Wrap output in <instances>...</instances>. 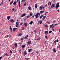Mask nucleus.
I'll list each match as a JSON object with an SVG mask.
<instances>
[{
  "instance_id": "obj_9",
  "label": "nucleus",
  "mask_w": 60,
  "mask_h": 60,
  "mask_svg": "<svg viewBox=\"0 0 60 60\" xmlns=\"http://www.w3.org/2000/svg\"><path fill=\"white\" fill-rule=\"evenodd\" d=\"M21 47L22 48H25V47H26V45H23Z\"/></svg>"
},
{
  "instance_id": "obj_30",
  "label": "nucleus",
  "mask_w": 60,
  "mask_h": 60,
  "mask_svg": "<svg viewBox=\"0 0 60 60\" xmlns=\"http://www.w3.org/2000/svg\"><path fill=\"white\" fill-rule=\"evenodd\" d=\"M45 38L46 39H48V37H47V36H45Z\"/></svg>"
},
{
  "instance_id": "obj_2",
  "label": "nucleus",
  "mask_w": 60,
  "mask_h": 60,
  "mask_svg": "<svg viewBox=\"0 0 60 60\" xmlns=\"http://www.w3.org/2000/svg\"><path fill=\"white\" fill-rule=\"evenodd\" d=\"M56 5L55 6V8L56 9H58V8L60 7V5H59V3H57L56 4Z\"/></svg>"
},
{
  "instance_id": "obj_48",
  "label": "nucleus",
  "mask_w": 60,
  "mask_h": 60,
  "mask_svg": "<svg viewBox=\"0 0 60 60\" xmlns=\"http://www.w3.org/2000/svg\"><path fill=\"white\" fill-rule=\"evenodd\" d=\"M45 27H48V26L47 25H45Z\"/></svg>"
},
{
  "instance_id": "obj_28",
  "label": "nucleus",
  "mask_w": 60,
  "mask_h": 60,
  "mask_svg": "<svg viewBox=\"0 0 60 60\" xmlns=\"http://www.w3.org/2000/svg\"><path fill=\"white\" fill-rule=\"evenodd\" d=\"M36 53H37V54H38V53H39V51H36Z\"/></svg>"
},
{
  "instance_id": "obj_51",
  "label": "nucleus",
  "mask_w": 60,
  "mask_h": 60,
  "mask_svg": "<svg viewBox=\"0 0 60 60\" xmlns=\"http://www.w3.org/2000/svg\"><path fill=\"white\" fill-rule=\"evenodd\" d=\"M25 59H27V60H28V59H29L28 58H25Z\"/></svg>"
},
{
  "instance_id": "obj_44",
  "label": "nucleus",
  "mask_w": 60,
  "mask_h": 60,
  "mask_svg": "<svg viewBox=\"0 0 60 60\" xmlns=\"http://www.w3.org/2000/svg\"><path fill=\"white\" fill-rule=\"evenodd\" d=\"M19 0H17V1L16 2V4H18V1H19Z\"/></svg>"
},
{
  "instance_id": "obj_35",
  "label": "nucleus",
  "mask_w": 60,
  "mask_h": 60,
  "mask_svg": "<svg viewBox=\"0 0 60 60\" xmlns=\"http://www.w3.org/2000/svg\"><path fill=\"white\" fill-rule=\"evenodd\" d=\"M49 33H52V31H51V30L49 31Z\"/></svg>"
},
{
  "instance_id": "obj_1",
  "label": "nucleus",
  "mask_w": 60,
  "mask_h": 60,
  "mask_svg": "<svg viewBox=\"0 0 60 60\" xmlns=\"http://www.w3.org/2000/svg\"><path fill=\"white\" fill-rule=\"evenodd\" d=\"M40 13H38L37 14H36L35 15L36 18H39V15H40Z\"/></svg>"
},
{
  "instance_id": "obj_14",
  "label": "nucleus",
  "mask_w": 60,
  "mask_h": 60,
  "mask_svg": "<svg viewBox=\"0 0 60 60\" xmlns=\"http://www.w3.org/2000/svg\"><path fill=\"white\" fill-rule=\"evenodd\" d=\"M32 51V49H28V52H30L31 51Z\"/></svg>"
},
{
  "instance_id": "obj_21",
  "label": "nucleus",
  "mask_w": 60,
  "mask_h": 60,
  "mask_svg": "<svg viewBox=\"0 0 60 60\" xmlns=\"http://www.w3.org/2000/svg\"><path fill=\"white\" fill-rule=\"evenodd\" d=\"M22 33L19 34L18 35V36H21V35H22Z\"/></svg>"
},
{
  "instance_id": "obj_42",
  "label": "nucleus",
  "mask_w": 60,
  "mask_h": 60,
  "mask_svg": "<svg viewBox=\"0 0 60 60\" xmlns=\"http://www.w3.org/2000/svg\"><path fill=\"white\" fill-rule=\"evenodd\" d=\"M52 27V25H51L50 26V28H51Z\"/></svg>"
},
{
  "instance_id": "obj_37",
  "label": "nucleus",
  "mask_w": 60,
  "mask_h": 60,
  "mask_svg": "<svg viewBox=\"0 0 60 60\" xmlns=\"http://www.w3.org/2000/svg\"><path fill=\"white\" fill-rule=\"evenodd\" d=\"M56 50V49L55 48H53L52 49V50L53 51H54V50Z\"/></svg>"
},
{
  "instance_id": "obj_23",
  "label": "nucleus",
  "mask_w": 60,
  "mask_h": 60,
  "mask_svg": "<svg viewBox=\"0 0 60 60\" xmlns=\"http://www.w3.org/2000/svg\"><path fill=\"white\" fill-rule=\"evenodd\" d=\"M30 16H33V13H30Z\"/></svg>"
},
{
  "instance_id": "obj_25",
  "label": "nucleus",
  "mask_w": 60,
  "mask_h": 60,
  "mask_svg": "<svg viewBox=\"0 0 60 60\" xmlns=\"http://www.w3.org/2000/svg\"><path fill=\"white\" fill-rule=\"evenodd\" d=\"M52 31H55V30L54 29V27H52Z\"/></svg>"
},
{
  "instance_id": "obj_53",
  "label": "nucleus",
  "mask_w": 60,
  "mask_h": 60,
  "mask_svg": "<svg viewBox=\"0 0 60 60\" xmlns=\"http://www.w3.org/2000/svg\"><path fill=\"white\" fill-rule=\"evenodd\" d=\"M23 19H24V21H25V20H26V19L25 18H23Z\"/></svg>"
},
{
  "instance_id": "obj_12",
  "label": "nucleus",
  "mask_w": 60,
  "mask_h": 60,
  "mask_svg": "<svg viewBox=\"0 0 60 60\" xmlns=\"http://www.w3.org/2000/svg\"><path fill=\"white\" fill-rule=\"evenodd\" d=\"M28 37V35H26V36L24 37L25 39H26Z\"/></svg>"
},
{
  "instance_id": "obj_39",
  "label": "nucleus",
  "mask_w": 60,
  "mask_h": 60,
  "mask_svg": "<svg viewBox=\"0 0 60 60\" xmlns=\"http://www.w3.org/2000/svg\"><path fill=\"white\" fill-rule=\"evenodd\" d=\"M14 10H15V9H14V8H13L12 9V11H14Z\"/></svg>"
},
{
  "instance_id": "obj_45",
  "label": "nucleus",
  "mask_w": 60,
  "mask_h": 60,
  "mask_svg": "<svg viewBox=\"0 0 60 60\" xmlns=\"http://www.w3.org/2000/svg\"><path fill=\"white\" fill-rule=\"evenodd\" d=\"M35 7L36 9H37V5L35 6Z\"/></svg>"
},
{
  "instance_id": "obj_4",
  "label": "nucleus",
  "mask_w": 60,
  "mask_h": 60,
  "mask_svg": "<svg viewBox=\"0 0 60 60\" xmlns=\"http://www.w3.org/2000/svg\"><path fill=\"white\" fill-rule=\"evenodd\" d=\"M14 21V20L13 19H11L10 21V22L11 23H13Z\"/></svg>"
},
{
  "instance_id": "obj_47",
  "label": "nucleus",
  "mask_w": 60,
  "mask_h": 60,
  "mask_svg": "<svg viewBox=\"0 0 60 60\" xmlns=\"http://www.w3.org/2000/svg\"><path fill=\"white\" fill-rule=\"evenodd\" d=\"M58 42V39H57L56 40V42Z\"/></svg>"
},
{
  "instance_id": "obj_52",
  "label": "nucleus",
  "mask_w": 60,
  "mask_h": 60,
  "mask_svg": "<svg viewBox=\"0 0 60 60\" xmlns=\"http://www.w3.org/2000/svg\"><path fill=\"white\" fill-rule=\"evenodd\" d=\"M13 29L14 32V31H15V29H14V28H13Z\"/></svg>"
},
{
  "instance_id": "obj_61",
  "label": "nucleus",
  "mask_w": 60,
  "mask_h": 60,
  "mask_svg": "<svg viewBox=\"0 0 60 60\" xmlns=\"http://www.w3.org/2000/svg\"><path fill=\"white\" fill-rule=\"evenodd\" d=\"M34 32H35V33H36V30H34Z\"/></svg>"
},
{
  "instance_id": "obj_24",
  "label": "nucleus",
  "mask_w": 60,
  "mask_h": 60,
  "mask_svg": "<svg viewBox=\"0 0 60 60\" xmlns=\"http://www.w3.org/2000/svg\"><path fill=\"white\" fill-rule=\"evenodd\" d=\"M14 5H16V1H15L14 3H13Z\"/></svg>"
},
{
  "instance_id": "obj_11",
  "label": "nucleus",
  "mask_w": 60,
  "mask_h": 60,
  "mask_svg": "<svg viewBox=\"0 0 60 60\" xmlns=\"http://www.w3.org/2000/svg\"><path fill=\"white\" fill-rule=\"evenodd\" d=\"M15 48H17V46H18V44L17 43H15Z\"/></svg>"
},
{
  "instance_id": "obj_26",
  "label": "nucleus",
  "mask_w": 60,
  "mask_h": 60,
  "mask_svg": "<svg viewBox=\"0 0 60 60\" xmlns=\"http://www.w3.org/2000/svg\"><path fill=\"white\" fill-rule=\"evenodd\" d=\"M43 12H44V11H41L40 12V13H43Z\"/></svg>"
},
{
  "instance_id": "obj_55",
  "label": "nucleus",
  "mask_w": 60,
  "mask_h": 60,
  "mask_svg": "<svg viewBox=\"0 0 60 60\" xmlns=\"http://www.w3.org/2000/svg\"><path fill=\"white\" fill-rule=\"evenodd\" d=\"M16 25V27H18V24H17Z\"/></svg>"
},
{
  "instance_id": "obj_20",
  "label": "nucleus",
  "mask_w": 60,
  "mask_h": 60,
  "mask_svg": "<svg viewBox=\"0 0 60 60\" xmlns=\"http://www.w3.org/2000/svg\"><path fill=\"white\" fill-rule=\"evenodd\" d=\"M13 1H12L11 2H10V5H11V4H12V3H13Z\"/></svg>"
},
{
  "instance_id": "obj_8",
  "label": "nucleus",
  "mask_w": 60,
  "mask_h": 60,
  "mask_svg": "<svg viewBox=\"0 0 60 60\" xmlns=\"http://www.w3.org/2000/svg\"><path fill=\"white\" fill-rule=\"evenodd\" d=\"M9 29L10 30H11V32H12V29L11 28V26H10L9 27Z\"/></svg>"
},
{
  "instance_id": "obj_3",
  "label": "nucleus",
  "mask_w": 60,
  "mask_h": 60,
  "mask_svg": "<svg viewBox=\"0 0 60 60\" xmlns=\"http://www.w3.org/2000/svg\"><path fill=\"white\" fill-rule=\"evenodd\" d=\"M55 4H53L52 5H51V8H55Z\"/></svg>"
},
{
  "instance_id": "obj_60",
  "label": "nucleus",
  "mask_w": 60,
  "mask_h": 60,
  "mask_svg": "<svg viewBox=\"0 0 60 60\" xmlns=\"http://www.w3.org/2000/svg\"><path fill=\"white\" fill-rule=\"evenodd\" d=\"M48 24H50V22H48Z\"/></svg>"
},
{
  "instance_id": "obj_59",
  "label": "nucleus",
  "mask_w": 60,
  "mask_h": 60,
  "mask_svg": "<svg viewBox=\"0 0 60 60\" xmlns=\"http://www.w3.org/2000/svg\"><path fill=\"white\" fill-rule=\"evenodd\" d=\"M12 48L13 49H14L15 48H14L13 46L12 47Z\"/></svg>"
},
{
  "instance_id": "obj_33",
  "label": "nucleus",
  "mask_w": 60,
  "mask_h": 60,
  "mask_svg": "<svg viewBox=\"0 0 60 60\" xmlns=\"http://www.w3.org/2000/svg\"><path fill=\"white\" fill-rule=\"evenodd\" d=\"M10 51L11 53V54H12V52L11 51V50H10Z\"/></svg>"
},
{
  "instance_id": "obj_22",
  "label": "nucleus",
  "mask_w": 60,
  "mask_h": 60,
  "mask_svg": "<svg viewBox=\"0 0 60 60\" xmlns=\"http://www.w3.org/2000/svg\"><path fill=\"white\" fill-rule=\"evenodd\" d=\"M27 19H29V18H30V15H27Z\"/></svg>"
},
{
  "instance_id": "obj_29",
  "label": "nucleus",
  "mask_w": 60,
  "mask_h": 60,
  "mask_svg": "<svg viewBox=\"0 0 60 60\" xmlns=\"http://www.w3.org/2000/svg\"><path fill=\"white\" fill-rule=\"evenodd\" d=\"M24 55L25 56V55H26V54H27V53H26V52H24Z\"/></svg>"
},
{
  "instance_id": "obj_63",
  "label": "nucleus",
  "mask_w": 60,
  "mask_h": 60,
  "mask_svg": "<svg viewBox=\"0 0 60 60\" xmlns=\"http://www.w3.org/2000/svg\"><path fill=\"white\" fill-rule=\"evenodd\" d=\"M15 29V30H16V29H17V28H14Z\"/></svg>"
},
{
  "instance_id": "obj_49",
  "label": "nucleus",
  "mask_w": 60,
  "mask_h": 60,
  "mask_svg": "<svg viewBox=\"0 0 60 60\" xmlns=\"http://www.w3.org/2000/svg\"><path fill=\"white\" fill-rule=\"evenodd\" d=\"M2 56H1V57H0V60H1V59H2Z\"/></svg>"
},
{
  "instance_id": "obj_18",
  "label": "nucleus",
  "mask_w": 60,
  "mask_h": 60,
  "mask_svg": "<svg viewBox=\"0 0 60 60\" xmlns=\"http://www.w3.org/2000/svg\"><path fill=\"white\" fill-rule=\"evenodd\" d=\"M43 16H44V15H41L40 17V18L41 19H42V17H43Z\"/></svg>"
},
{
  "instance_id": "obj_27",
  "label": "nucleus",
  "mask_w": 60,
  "mask_h": 60,
  "mask_svg": "<svg viewBox=\"0 0 60 60\" xmlns=\"http://www.w3.org/2000/svg\"><path fill=\"white\" fill-rule=\"evenodd\" d=\"M50 4V5H51V2H49V3H48V5H49V4Z\"/></svg>"
},
{
  "instance_id": "obj_32",
  "label": "nucleus",
  "mask_w": 60,
  "mask_h": 60,
  "mask_svg": "<svg viewBox=\"0 0 60 60\" xmlns=\"http://www.w3.org/2000/svg\"><path fill=\"white\" fill-rule=\"evenodd\" d=\"M5 55L6 56H8V55L7 53H6L5 54Z\"/></svg>"
},
{
  "instance_id": "obj_31",
  "label": "nucleus",
  "mask_w": 60,
  "mask_h": 60,
  "mask_svg": "<svg viewBox=\"0 0 60 60\" xmlns=\"http://www.w3.org/2000/svg\"><path fill=\"white\" fill-rule=\"evenodd\" d=\"M22 24H23V22H21L20 24V26H22Z\"/></svg>"
},
{
  "instance_id": "obj_19",
  "label": "nucleus",
  "mask_w": 60,
  "mask_h": 60,
  "mask_svg": "<svg viewBox=\"0 0 60 60\" xmlns=\"http://www.w3.org/2000/svg\"><path fill=\"white\" fill-rule=\"evenodd\" d=\"M39 9L40 10H42V7H41V6H40L39 7Z\"/></svg>"
},
{
  "instance_id": "obj_15",
  "label": "nucleus",
  "mask_w": 60,
  "mask_h": 60,
  "mask_svg": "<svg viewBox=\"0 0 60 60\" xmlns=\"http://www.w3.org/2000/svg\"><path fill=\"white\" fill-rule=\"evenodd\" d=\"M45 33H47V34H49V32L48 31H45Z\"/></svg>"
},
{
  "instance_id": "obj_34",
  "label": "nucleus",
  "mask_w": 60,
  "mask_h": 60,
  "mask_svg": "<svg viewBox=\"0 0 60 60\" xmlns=\"http://www.w3.org/2000/svg\"><path fill=\"white\" fill-rule=\"evenodd\" d=\"M24 38V37H23L21 39V40H23V39Z\"/></svg>"
},
{
  "instance_id": "obj_5",
  "label": "nucleus",
  "mask_w": 60,
  "mask_h": 60,
  "mask_svg": "<svg viewBox=\"0 0 60 60\" xmlns=\"http://www.w3.org/2000/svg\"><path fill=\"white\" fill-rule=\"evenodd\" d=\"M32 43V41H28L27 42V43L28 45H30Z\"/></svg>"
},
{
  "instance_id": "obj_13",
  "label": "nucleus",
  "mask_w": 60,
  "mask_h": 60,
  "mask_svg": "<svg viewBox=\"0 0 60 60\" xmlns=\"http://www.w3.org/2000/svg\"><path fill=\"white\" fill-rule=\"evenodd\" d=\"M10 18H11V16H8V17L7 18V19H8V20H9Z\"/></svg>"
},
{
  "instance_id": "obj_56",
  "label": "nucleus",
  "mask_w": 60,
  "mask_h": 60,
  "mask_svg": "<svg viewBox=\"0 0 60 60\" xmlns=\"http://www.w3.org/2000/svg\"><path fill=\"white\" fill-rule=\"evenodd\" d=\"M57 11H58V12H59V10L58 9L57 10Z\"/></svg>"
},
{
  "instance_id": "obj_54",
  "label": "nucleus",
  "mask_w": 60,
  "mask_h": 60,
  "mask_svg": "<svg viewBox=\"0 0 60 60\" xmlns=\"http://www.w3.org/2000/svg\"><path fill=\"white\" fill-rule=\"evenodd\" d=\"M21 50H20L19 51V52L20 53H21Z\"/></svg>"
},
{
  "instance_id": "obj_41",
  "label": "nucleus",
  "mask_w": 60,
  "mask_h": 60,
  "mask_svg": "<svg viewBox=\"0 0 60 60\" xmlns=\"http://www.w3.org/2000/svg\"><path fill=\"white\" fill-rule=\"evenodd\" d=\"M22 30H24V27H22Z\"/></svg>"
},
{
  "instance_id": "obj_36",
  "label": "nucleus",
  "mask_w": 60,
  "mask_h": 60,
  "mask_svg": "<svg viewBox=\"0 0 60 60\" xmlns=\"http://www.w3.org/2000/svg\"><path fill=\"white\" fill-rule=\"evenodd\" d=\"M26 3H25L24 4V6H26Z\"/></svg>"
},
{
  "instance_id": "obj_62",
  "label": "nucleus",
  "mask_w": 60,
  "mask_h": 60,
  "mask_svg": "<svg viewBox=\"0 0 60 60\" xmlns=\"http://www.w3.org/2000/svg\"><path fill=\"white\" fill-rule=\"evenodd\" d=\"M33 32L32 31V32H31V34H33Z\"/></svg>"
},
{
  "instance_id": "obj_6",
  "label": "nucleus",
  "mask_w": 60,
  "mask_h": 60,
  "mask_svg": "<svg viewBox=\"0 0 60 60\" xmlns=\"http://www.w3.org/2000/svg\"><path fill=\"white\" fill-rule=\"evenodd\" d=\"M26 15V14L24 13V14H23L21 16V17H24V16Z\"/></svg>"
},
{
  "instance_id": "obj_10",
  "label": "nucleus",
  "mask_w": 60,
  "mask_h": 60,
  "mask_svg": "<svg viewBox=\"0 0 60 60\" xmlns=\"http://www.w3.org/2000/svg\"><path fill=\"white\" fill-rule=\"evenodd\" d=\"M28 9L29 10H30V11L31 10V9H32V8H31V7L30 6H29L28 8Z\"/></svg>"
},
{
  "instance_id": "obj_17",
  "label": "nucleus",
  "mask_w": 60,
  "mask_h": 60,
  "mask_svg": "<svg viewBox=\"0 0 60 60\" xmlns=\"http://www.w3.org/2000/svg\"><path fill=\"white\" fill-rule=\"evenodd\" d=\"M29 24L30 25H32L33 24V21H32L30 22L29 23Z\"/></svg>"
},
{
  "instance_id": "obj_50",
  "label": "nucleus",
  "mask_w": 60,
  "mask_h": 60,
  "mask_svg": "<svg viewBox=\"0 0 60 60\" xmlns=\"http://www.w3.org/2000/svg\"><path fill=\"white\" fill-rule=\"evenodd\" d=\"M1 4H3L4 3L3 2V0L1 2Z\"/></svg>"
},
{
  "instance_id": "obj_16",
  "label": "nucleus",
  "mask_w": 60,
  "mask_h": 60,
  "mask_svg": "<svg viewBox=\"0 0 60 60\" xmlns=\"http://www.w3.org/2000/svg\"><path fill=\"white\" fill-rule=\"evenodd\" d=\"M24 25L25 26H27V23H24Z\"/></svg>"
},
{
  "instance_id": "obj_38",
  "label": "nucleus",
  "mask_w": 60,
  "mask_h": 60,
  "mask_svg": "<svg viewBox=\"0 0 60 60\" xmlns=\"http://www.w3.org/2000/svg\"><path fill=\"white\" fill-rule=\"evenodd\" d=\"M40 38H38V39H37V40L38 41H39V40H40Z\"/></svg>"
},
{
  "instance_id": "obj_43",
  "label": "nucleus",
  "mask_w": 60,
  "mask_h": 60,
  "mask_svg": "<svg viewBox=\"0 0 60 60\" xmlns=\"http://www.w3.org/2000/svg\"><path fill=\"white\" fill-rule=\"evenodd\" d=\"M43 18L44 19H45V18H46V16H44L43 17Z\"/></svg>"
},
{
  "instance_id": "obj_7",
  "label": "nucleus",
  "mask_w": 60,
  "mask_h": 60,
  "mask_svg": "<svg viewBox=\"0 0 60 60\" xmlns=\"http://www.w3.org/2000/svg\"><path fill=\"white\" fill-rule=\"evenodd\" d=\"M42 20L39 21L38 22V23H40V24H41L42 23Z\"/></svg>"
},
{
  "instance_id": "obj_46",
  "label": "nucleus",
  "mask_w": 60,
  "mask_h": 60,
  "mask_svg": "<svg viewBox=\"0 0 60 60\" xmlns=\"http://www.w3.org/2000/svg\"><path fill=\"white\" fill-rule=\"evenodd\" d=\"M34 15H33L32 16V18H34Z\"/></svg>"
},
{
  "instance_id": "obj_58",
  "label": "nucleus",
  "mask_w": 60,
  "mask_h": 60,
  "mask_svg": "<svg viewBox=\"0 0 60 60\" xmlns=\"http://www.w3.org/2000/svg\"><path fill=\"white\" fill-rule=\"evenodd\" d=\"M9 37V35H7V37Z\"/></svg>"
},
{
  "instance_id": "obj_57",
  "label": "nucleus",
  "mask_w": 60,
  "mask_h": 60,
  "mask_svg": "<svg viewBox=\"0 0 60 60\" xmlns=\"http://www.w3.org/2000/svg\"><path fill=\"white\" fill-rule=\"evenodd\" d=\"M56 52V50H54V52L55 53Z\"/></svg>"
},
{
  "instance_id": "obj_64",
  "label": "nucleus",
  "mask_w": 60,
  "mask_h": 60,
  "mask_svg": "<svg viewBox=\"0 0 60 60\" xmlns=\"http://www.w3.org/2000/svg\"><path fill=\"white\" fill-rule=\"evenodd\" d=\"M54 42V43H56V40Z\"/></svg>"
},
{
  "instance_id": "obj_40",
  "label": "nucleus",
  "mask_w": 60,
  "mask_h": 60,
  "mask_svg": "<svg viewBox=\"0 0 60 60\" xmlns=\"http://www.w3.org/2000/svg\"><path fill=\"white\" fill-rule=\"evenodd\" d=\"M44 8H45V7H42V9H44Z\"/></svg>"
}]
</instances>
